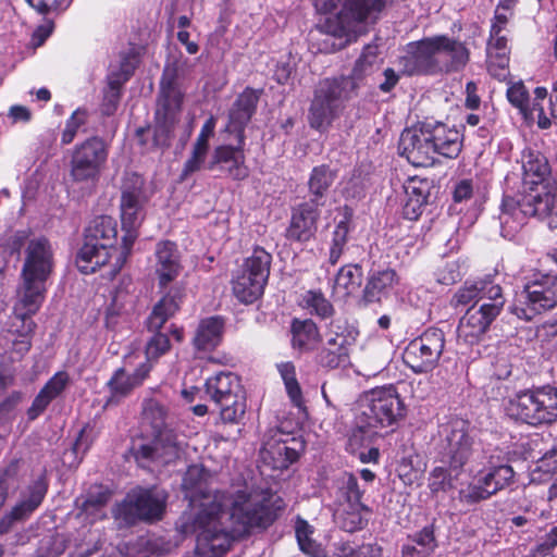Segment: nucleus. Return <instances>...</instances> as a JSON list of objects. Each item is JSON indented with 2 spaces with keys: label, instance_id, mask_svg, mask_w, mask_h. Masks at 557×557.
<instances>
[{
  "label": "nucleus",
  "instance_id": "30",
  "mask_svg": "<svg viewBox=\"0 0 557 557\" xmlns=\"http://www.w3.org/2000/svg\"><path fill=\"white\" fill-rule=\"evenodd\" d=\"M440 57L441 74L462 72L471 60V51L466 41L446 34L435 35Z\"/></svg>",
  "mask_w": 557,
  "mask_h": 557
},
{
  "label": "nucleus",
  "instance_id": "22",
  "mask_svg": "<svg viewBox=\"0 0 557 557\" xmlns=\"http://www.w3.org/2000/svg\"><path fill=\"white\" fill-rule=\"evenodd\" d=\"M398 150L416 168L432 166L437 160L423 121L401 132Z\"/></svg>",
  "mask_w": 557,
  "mask_h": 557
},
{
  "label": "nucleus",
  "instance_id": "57",
  "mask_svg": "<svg viewBox=\"0 0 557 557\" xmlns=\"http://www.w3.org/2000/svg\"><path fill=\"white\" fill-rule=\"evenodd\" d=\"M510 52L486 51V67L490 75L498 81H505L509 75Z\"/></svg>",
  "mask_w": 557,
  "mask_h": 557
},
{
  "label": "nucleus",
  "instance_id": "63",
  "mask_svg": "<svg viewBox=\"0 0 557 557\" xmlns=\"http://www.w3.org/2000/svg\"><path fill=\"white\" fill-rule=\"evenodd\" d=\"M491 497V491L484 488L475 480L459 491V500L470 506L487 500Z\"/></svg>",
  "mask_w": 557,
  "mask_h": 557
},
{
  "label": "nucleus",
  "instance_id": "4",
  "mask_svg": "<svg viewBox=\"0 0 557 557\" xmlns=\"http://www.w3.org/2000/svg\"><path fill=\"white\" fill-rule=\"evenodd\" d=\"M224 510L222 504L211 500L201 504L194 516L182 525L184 533H197L196 554L200 557H223L240 535L234 529L222 523Z\"/></svg>",
  "mask_w": 557,
  "mask_h": 557
},
{
  "label": "nucleus",
  "instance_id": "55",
  "mask_svg": "<svg viewBox=\"0 0 557 557\" xmlns=\"http://www.w3.org/2000/svg\"><path fill=\"white\" fill-rule=\"evenodd\" d=\"M307 309L322 320L334 315L335 309L332 302L324 296L321 289H310L304 296Z\"/></svg>",
  "mask_w": 557,
  "mask_h": 557
},
{
  "label": "nucleus",
  "instance_id": "3",
  "mask_svg": "<svg viewBox=\"0 0 557 557\" xmlns=\"http://www.w3.org/2000/svg\"><path fill=\"white\" fill-rule=\"evenodd\" d=\"M176 81V69L166 67L160 81V92L157 102L158 107L154 112L151 143L149 144L146 137L150 133L149 125L136 129L138 144L147 150L166 149L171 146L175 126L180 121L184 98Z\"/></svg>",
  "mask_w": 557,
  "mask_h": 557
},
{
  "label": "nucleus",
  "instance_id": "27",
  "mask_svg": "<svg viewBox=\"0 0 557 557\" xmlns=\"http://www.w3.org/2000/svg\"><path fill=\"white\" fill-rule=\"evenodd\" d=\"M436 158L456 159L463 148V134L456 125L441 121H423Z\"/></svg>",
  "mask_w": 557,
  "mask_h": 557
},
{
  "label": "nucleus",
  "instance_id": "20",
  "mask_svg": "<svg viewBox=\"0 0 557 557\" xmlns=\"http://www.w3.org/2000/svg\"><path fill=\"white\" fill-rule=\"evenodd\" d=\"M185 446L184 441L180 440L173 429L160 428L149 443L133 448V456L137 462L168 466L182 458Z\"/></svg>",
  "mask_w": 557,
  "mask_h": 557
},
{
  "label": "nucleus",
  "instance_id": "44",
  "mask_svg": "<svg viewBox=\"0 0 557 557\" xmlns=\"http://www.w3.org/2000/svg\"><path fill=\"white\" fill-rule=\"evenodd\" d=\"M363 270L360 264L343 265L334 281V293L341 294L342 297H348L359 290L362 284Z\"/></svg>",
  "mask_w": 557,
  "mask_h": 557
},
{
  "label": "nucleus",
  "instance_id": "60",
  "mask_svg": "<svg viewBox=\"0 0 557 557\" xmlns=\"http://www.w3.org/2000/svg\"><path fill=\"white\" fill-rule=\"evenodd\" d=\"M209 150L193 145L190 156L185 161L182 172L178 176L181 183L185 182L190 175L200 171L206 163Z\"/></svg>",
  "mask_w": 557,
  "mask_h": 557
},
{
  "label": "nucleus",
  "instance_id": "6",
  "mask_svg": "<svg viewBox=\"0 0 557 557\" xmlns=\"http://www.w3.org/2000/svg\"><path fill=\"white\" fill-rule=\"evenodd\" d=\"M117 243V222L110 215H99L91 220L84 232V243L76 255V265L83 274L95 273L114 262L122 249Z\"/></svg>",
  "mask_w": 557,
  "mask_h": 557
},
{
  "label": "nucleus",
  "instance_id": "10",
  "mask_svg": "<svg viewBox=\"0 0 557 557\" xmlns=\"http://www.w3.org/2000/svg\"><path fill=\"white\" fill-rule=\"evenodd\" d=\"M205 394L220 412L223 423L238 424L247 410L246 391L240 377L231 371H221L206 380Z\"/></svg>",
  "mask_w": 557,
  "mask_h": 557
},
{
  "label": "nucleus",
  "instance_id": "61",
  "mask_svg": "<svg viewBox=\"0 0 557 557\" xmlns=\"http://www.w3.org/2000/svg\"><path fill=\"white\" fill-rule=\"evenodd\" d=\"M49 490V480L47 471L44 470L35 480H33L26 487V498L30 504L37 508L42 504Z\"/></svg>",
  "mask_w": 557,
  "mask_h": 557
},
{
  "label": "nucleus",
  "instance_id": "47",
  "mask_svg": "<svg viewBox=\"0 0 557 557\" xmlns=\"http://www.w3.org/2000/svg\"><path fill=\"white\" fill-rule=\"evenodd\" d=\"M314 529L300 517L295 522V534L299 549L309 557H327L326 550L312 539Z\"/></svg>",
  "mask_w": 557,
  "mask_h": 557
},
{
  "label": "nucleus",
  "instance_id": "9",
  "mask_svg": "<svg viewBox=\"0 0 557 557\" xmlns=\"http://www.w3.org/2000/svg\"><path fill=\"white\" fill-rule=\"evenodd\" d=\"M272 255L261 246H255L250 256L233 272L231 286L234 297L244 305L260 299L268 285Z\"/></svg>",
  "mask_w": 557,
  "mask_h": 557
},
{
  "label": "nucleus",
  "instance_id": "59",
  "mask_svg": "<svg viewBox=\"0 0 557 557\" xmlns=\"http://www.w3.org/2000/svg\"><path fill=\"white\" fill-rule=\"evenodd\" d=\"M88 113L86 109H76L65 122V127L61 134V145L66 146L73 143L78 129L86 124Z\"/></svg>",
  "mask_w": 557,
  "mask_h": 557
},
{
  "label": "nucleus",
  "instance_id": "54",
  "mask_svg": "<svg viewBox=\"0 0 557 557\" xmlns=\"http://www.w3.org/2000/svg\"><path fill=\"white\" fill-rule=\"evenodd\" d=\"M363 494L364 490L360 487L357 476L354 473L345 472L339 479L338 503L364 504L362 502Z\"/></svg>",
  "mask_w": 557,
  "mask_h": 557
},
{
  "label": "nucleus",
  "instance_id": "41",
  "mask_svg": "<svg viewBox=\"0 0 557 557\" xmlns=\"http://www.w3.org/2000/svg\"><path fill=\"white\" fill-rule=\"evenodd\" d=\"M209 472L199 466L188 467L183 478L182 487L185 493V497L190 503H195L202 498H208L210 490L208 485Z\"/></svg>",
  "mask_w": 557,
  "mask_h": 557
},
{
  "label": "nucleus",
  "instance_id": "28",
  "mask_svg": "<svg viewBox=\"0 0 557 557\" xmlns=\"http://www.w3.org/2000/svg\"><path fill=\"white\" fill-rule=\"evenodd\" d=\"M150 375V364L139 363L133 373H127L124 367L114 370L110 380L106 383L109 392L106 405H117L128 397L134 389L140 387Z\"/></svg>",
  "mask_w": 557,
  "mask_h": 557
},
{
  "label": "nucleus",
  "instance_id": "64",
  "mask_svg": "<svg viewBox=\"0 0 557 557\" xmlns=\"http://www.w3.org/2000/svg\"><path fill=\"white\" fill-rule=\"evenodd\" d=\"M20 459H12L0 467V486L10 493L18 486Z\"/></svg>",
  "mask_w": 557,
  "mask_h": 557
},
{
  "label": "nucleus",
  "instance_id": "62",
  "mask_svg": "<svg viewBox=\"0 0 557 557\" xmlns=\"http://www.w3.org/2000/svg\"><path fill=\"white\" fill-rule=\"evenodd\" d=\"M557 547V524L554 525L524 557H553Z\"/></svg>",
  "mask_w": 557,
  "mask_h": 557
},
{
  "label": "nucleus",
  "instance_id": "23",
  "mask_svg": "<svg viewBox=\"0 0 557 557\" xmlns=\"http://www.w3.org/2000/svg\"><path fill=\"white\" fill-rule=\"evenodd\" d=\"M236 145H219L214 147L208 170H220L233 181H245L249 176L246 164V136L235 135Z\"/></svg>",
  "mask_w": 557,
  "mask_h": 557
},
{
  "label": "nucleus",
  "instance_id": "24",
  "mask_svg": "<svg viewBox=\"0 0 557 557\" xmlns=\"http://www.w3.org/2000/svg\"><path fill=\"white\" fill-rule=\"evenodd\" d=\"M321 207L310 201H302L292 208L289 224L284 237L292 243L305 244L312 240L318 232Z\"/></svg>",
  "mask_w": 557,
  "mask_h": 557
},
{
  "label": "nucleus",
  "instance_id": "48",
  "mask_svg": "<svg viewBox=\"0 0 557 557\" xmlns=\"http://www.w3.org/2000/svg\"><path fill=\"white\" fill-rule=\"evenodd\" d=\"M425 463L421 456L411 450L398 460L396 471L405 485H412L418 482L424 471Z\"/></svg>",
  "mask_w": 557,
  "mask_h": 557
},
{
  "label": "nucleus",
  "instance_id": "35",
  "mask_svg": "<svg viewBox=\"0 0 557 557\" xmlns=\"http://www.w3.org/2000/svg\"><path fill=\"white\" fill-rule=\"evenodd\" d=\"M226 319L212 315L199 321L191 344L197 352H211L219 347L224 337Z\"/></svg>",
  "mask_w": 557,
  "mask_h": 557
},
{
  "label": "nucleus",
  "instance_id": "49",
  "mask_svg": "<svg viewBox=\"0 0 557 557\" xmlns=\"http://www.w3.org/2000/svg\"><path fill=\"white\" fill-rule=\"evenodd\" d=\"M331 557H382L383 549L375 543L355 544L350 541L334 543Z\"/></svg>",
  "mask_w": 557,
  "mask_h": 557
},
{
  "label": "nucleus",
  "instance_id": "46",
  "mask_svg": "<svg viewBox=\"0 0 557 557\" xmlns=\"http://www.w3.org/2000/svg\"><path fill=\"white\" fill-rule=\"evenodd\" d=\"M351 210H348L346 208L344 218L336 223L332 232V239L329 253V262L332 265H335L338 262L347 245L348 235L351 228Z\"/></svg>",
  "mask_w": 557,
  "mask_h": 557
},
{
  "label": "nucleus",
  "instance_id": "18",
  "mask_svg": "<svg viewBox=\"0 0 557 557\" xmlns=\"http://www.w3.org/2000/svg\"><path fill=\"white\" fill-rule=\"evenodd\" d=\"M518 301L513 312L528 321L557 306V274H539L533 282L525 285Z\"/></svg>",
  "mask_w": 557,
  "mask_h": 557
},
{
  "label": "nucleus",
  "instance_id": "15",
  "mask_svg": "<svg viewBox=\"0 0 557 557\" xmlns=\"http://www.w3.org/2000/svg\"><path fill=\"white\" fill-rule=\"evenodd\" d=\"M362 408L361 413L377 429L393 426L406 414L405 403L393 384L367 391Z\"/></svg>",
  "mask_w": 557,
  "mask_h": 557
},
{
  "label": "nucleus",
  "instance_id": "29",
  "mask_svg": "<svg viewBox=\"0 0 557 557\" xmlns=\"http://www.w3.org/2000/svg\"><path fill=\"white\" fill-rule=\"evenodd\" d=\"M263 89L247 86L235 99L228 112L225 131L239 136H246V127L257 111Z\"/></svg>",
  "mask_w": 557,
  "mask_h": 557
},
{
  "label": "nucleus",
  "instance_id": "56",
  "mask_svg": "<svg viewBox=\"0 0 557 557\" xmlns=\"http://www.w3.org/2000/svg\"><path fill=\"white\" fill-rule=\"evenodd\" d=\"M376 430L377 428H374V424L360 412L356 417L355 426L348 436V445L352 449L363 446L366 442H369L376 434Z\"/></svg>",
  "mask_w": 557,
  "mask_h": 557
},
{
  "label": "nucleus",
  "instance_id": "53",
  "mask_svg": "<svg viewBox=\"0 0 557 557\" xmlns=\"http://www.w3.org/2000/svg\"><path fill=\"white\" fill-rule=\"evenodd\" d=\"M37 509L38 508L27 499L24 498L20 500L0 519V535L9 533L16 522H23L29 519Z\"/></svg>",
  "mask_w": 557,
  "mask_h": 557
},
{
  "label": "nucleus",
  "instance_id": "17",
  "mask_svg": "<svg viewBox=\"0 0 557 557\" xmlns=\"http://www.w3.org/2000/svg\"><path fill=\"white\" fill-rule=\"evenodd\" d=\"M165 511V499L160 498L153 488L136 487L129 491L119 503L113 516L127 527L144 521L152 523L162 519Z\"/></svg>",
  "mask_w": 557,
  "mask_h": 557
},
{
  "label": "nucleus",
  "instance_id": "40",
  "mask_svg": "<svg viewBox=\"0 0 557 557\" xmlns=\"http://www.w3.org/2000/svg\"><path fill=\"white\" fill-rule=\"evenodd\" d=\"M337 178V170L332 169L329 164H320L312 168L307 182L309 199L320 207H324L326 197Z\"/></svg>",
  "mask_w": 557,
  "mask_h": 557
},
{
  "label": "nucleus",
  "instance_id": "7",
  "mask_svg": "<svg viewBox=\"0 0 557 557\" xmlns=\"http://www.w3.org/2000/svg\"><path fill=\"white\" fill-rule=\"evenodd\" d=\"M348 85L349 79L344 75L325 77L318 82L307 114L308 124L312 129L325 133L341 116L350 98Z\"/></svg>",
  "mask_w": 557,
  "mask_h": 557
},
{
  "label": "nucleus",
  "instance_id": "11",
  "mask_svg": "<svg viewBox=\"0 0 557 557\" xmlns=\"http://www.w3.org/2000/svg\"><path fill=\"white\" fill-rule=\"evenodd\" d=\"M185 297V288L182 285L172 286L168 293L153 306L152 311L146 320V327L153 332L145 346V361L150 364V372L158 360L171 349V342L168 334L160 330L164 326L180 309Z\"/></svg>",
  "mask_w": 557,
  "mask_h": 557
},
{
  "label": "nucleus",
  "instance_id": "14",
  "mask_svg": "<svg viewBox=\"0 0 557 557\" xmlns=\"http://www.w3.org/2000/svg\"><path fill=\"white\" fill-rule=\"evenodd\" d=\"M445 345L444 331L430 326L407 344L403 352V361L414 374L430 373L437 368Z\"/></svg>",
  "mask_w": 557,
  "mask_h": 557
},
{
  "label": "nucleus",
  "instance_id": "19",
  "mask_svg": "<svg viewBox=\"0 0 557 557\" xmlns=\"http://www.w3.org/2000/svg\"><path fill=\"white\" fill-rule=\"evenodd\" d=\"M305 445L280 428L269 429L262 440L260 457L273 470H285L298 461Z\"/></svg>",
  "mask_w": 557,
  "mask_h": 557
},
{
  "label": "nucleus",
  "instance_id": "37",
  "mask_svg": "<svg viewBox=\"0 0 557 557\" xmlns=\"http://www.w3.org/2000/svg\"><path fill=\"white\" fill-rule=\"evenodd\" d=\"M503 289L499 284L494 283L490 277L480 278L473 282H465L450 299V306L455 310L471 306L473 304L480 305L492 298L491 290Z\"/></svg>",
  "mask_w": 557,
  "mask_h": 557
},
{
  "label": "nucleus",
  "instance_id": "43",
  "mask_svg": "<svg viewBox=\"0 0 557 557\" xmlns=\"http://www.w3.org/2000/svg\"><path fill=\"white\" fill-rule=\"evenodd\" d=\"M463 472V468L453 469L451 465L434 467L428 478V487L431 494L437 495L438 493H447L454 490Z\"/></svg>",
  "mask_w": 557,
  "mask_h": 557
},
{
  "label": "nucleus",
  "instance_id": "21",
  "mask_svg": "<svg viewBox=\"0 0 557 557\" xmlns=\"http://www.w3.org/2000/svg\"><path fill=\"white\" fill-rule=\"evenodd\" d=\"M399 64L401 73L406 76L441 74L435 35L408 42Z\"/></svg>",
  "mask_w": 557,
  "mask_h": 557
},
{
  "label": "nucleus",
  "instance_id": "34",
  "mask_svg": "<svg viewBox=\"0 0 557 557\" xmlns=\"http://www.w3.org/2000/svg\"><path fill=\"white\" fill-rule=\"evenodd\" d=\"M22 280L20 306L24 311L17 314V317L27 326V332H35L37 325L32 317L39 311L46 298V282L28 277H22Z\"/></svg>",
  "mask_w": 557,
  "mask_h": 557
},
{
  "label": "nucleus",
  "instance_id": "25",
  "mask_svg": "<svg viewBox=\"0 0 557 557\" xmlns=\"http://www.w3.org/2000/svg\"><path fill=\"white\" fill-rule=\"evenodd\" d=\"M399 285L400 276L396 269L389 265L371 269L359 299V306L368 307L381 304L383 299L389 298Z\"/></svg>",
  "mask_w": 557,
  "mask_h": 557
},
{
  "label": "nucleus",
  "instance_id": "8",
  "mask_svg": "<svg viewBox=\"0 0 557 557\" xmlns=\"http://www.w3.org/2000/svg\"><path fill=\"white\" fill-rule=\"evenodd\" d=\"M475 446V426L470 420L453 416L438 426L437 454L453 469H465L474 458Z\"/></svg>",
  "mask_w": 557,
  "mask_h": 557
},
{
  "label": "nucleus",
  "instance_id": "52",
  "mask_svg": "<svg viewBox=\"0 0 557 557\" xmlns=\"http://www.w3.org/2000/svg\"><path fill=\"white\" fill-rule=\"evenodd\" d=\"M112 491L103 484H92L84 496L79 506L86 513H92L107 506L111 499Z\"/></svg>",
  "mask_w": 557,
  "mask_h": 557
},
{
  "label": "nucleus",
  "instance_id": "26",
  "mask_svg": "<svg viewBox=\"0 0 557 557\" xmlns=\"http://www.w3.org/2000/svg\"><path fill=\"white\" fill-rule=\"evenodd\" d=\"M53 250L45 236L33 238L26 247L21 276L47 282L53 271Z\"/></svg>",
  "mask_w": 557,
  "mask_h": 557
},
{
  "label": "nucleus",
  "instance_id": "58",
  "mask_svg": "<svg viewBox=\"0 0 557 557\" xmlns=\"http://www.w3.org/2000/svg\"><path fill=\"white\" fill-rule=\"evenodd\" d=\"M508 102L516 108L522 116L530 114L529 102L530 95L522 81L511 83L506 90Z\"/></svg>",
  "mask_w": 557,
  "mask_h": 557
},
{
  "label": "nucleus",
  "instance_id": "45",
  "mask_svg": "<svg viewBox=\"0 0 557 557\" xmlns=\"http://www.w3.org/2000/svg\"><path fill=\"white\" fill-rule=\"evenodd\" d=\"M383 63L379 57V48L375 45H367L351 70L350 77L356 82H362L366 77L377 72Z\"/></svg>",
  "mask_w": 557,
  "mask_h": 557
},
{
  "label": "nucleus",
  "instance_id": "2",
  "mask_svg": "<svg viewBox=\"0 0 557 557\" xmlns=\"http://www.w3.org/2000/svg\"><path fill=\"white\" fill-rule=\"evenodd\" d=\"M395 0H313L314 8L323 14L342 9L333 16L325 17L317 25L320 33L345 39L341 48L350 42L355 28L368 21L376 22L381 13L393 5Z\"/></svg>",
  "mask_w": 557,
  "mask_h": 557
},
{
  "label": "nucleus",
  "instance_id": "16",
  "mask_svg": "<svg viewBox=\"0 0 557 557\" xmlns=\"http://www.w3.org/2000/svg\"><path fill=\"white\" fill-rule=\"evenodd\" d=\"M109 149L99 136L76 144L71 152L70 176L75 183H96L106 166Z\"/></svg>",
  "mask_w": 557,
  "mask_h": 557
},
{
  "label": "nucleus",
  "instance_id": "13",
  "mask_svg": "<svg viewBox=\"0 0 557 557\" xmlns=\"http://www.w3.org/2000/svg\"><path fill=\"white\" fill-rule=\"evenodd\" d=\"M490 294L491 299L471 305L459 320L457 336L468 345L479 344L504 309L506 298L503 289H492Z\"/></svg>",
  "mask_w": 557,
  "mask_h": 557
},
{
  "label": "nucleus",
  "instance_id": "31",
  "mask_svg": "<svg viewBox=\"0 0 557 557\" xmlns=\"http://www.w3.org/2000/svg\"><path fill=\"white\" fill-rule=\"evenodd\" d=\"M121 223L124 232L122 236V249L116 258V261L110 265V270L104 275L113 280L122 270L132 252V248L138 237V227L144 220V209H120Z\"/></svg>",
  "mask_w": 557,
  "mask_h": 557
},
{
  "label": "nucleus",
  "instance_id": "33",
  "mask_svg": "<svg viewBox=\"0 0 557 557\" xmlns=\"http://www.w3.org/2000/svg\"><path fill=\"white\" fill-rule=\"evenodd\" d=\"M405 199L401 215L408 221H418L431 196V184L425 178L410 177L404 185Z\"/></svg>",
  "mask_w": 557,
  "mask_h": 557
},
{
  "label": "nucleus",
  "instance_id": "38",
  "mask_svg": "<svg viewBox=\"0 0 557 557\" xmlns=\"http://www.w3.org/2000/svg\"><path fill=\"white\" fill-rule=\"evenodd\" d=\"M292 348L299 354L314 351L322 341L320 329L312 319L293 318L289 326Z\"/></svg>",
  "mask_w": 557,
  "mask_h": 557
},
{
  "label": "nucleus",
  "instance_id": "50",
  "mask_svg": "<svg viewBox=\"0 0 557 557\" xmlns=\"http://www.w3.org/2000/svg\"><path fill=\"white\" fill-rule=\"evenodd\" d=\"M278 373L284 382L285 389L290 403L297 408L305 407V399L301 386L297 380L296 367L292 361L277 364Z\"/></svg>",
  "mask_w": 557,
  "mask_h": 557
},
{
  "label": "nucleus",
  "instance_id": "1",
  "mask_svg": "<svg viewBox=\"0 0 557 557\" xmlns=\"http://www.w3.org/2000/svg\"><path fill=\"white\" fill-rule=\"evenodd\" d=\"M522 190L516 196L504 194L500 205V223L517 231L529 218L544 219L556 206L557 181L546 156L532 147L520 154Z\"/></svg>",
  "mask_w": 557,
  "mask_h": 557
},
{
  "label": "nucleus",
  "instance_id": "42",
  "mask_svg": "<svg viewBox=\"0 0 557 557\" xmlns=\"http://www.w3.org/2000/svg\"><path fill=\"white\" fill-rule=\"evenodd\" d=\"M144 186L145 181L141 175L126 174L121 187L120 209H144L146 202Z\"/></svg>",
  "mask_w": 557,
  "mask_h": 557
},
{
  "label": "nucleus",
  "instance_id": "36",
  "mask_svg": "<svg viewBox=\"0 0 557 557\" xmlns=\"http://www.w3.org/2000/svg\"><path fill=\"white\" fill-rule=\"evenodd\" d=\"M156 273L158 275L159 287L165 288L181 273V257L177 245L171 240H163L156 248Z\"/></svg>",
  "mask_w": 557,
  "mask_h": 557
},
{
  "label": "nucleus",
  "instance_id": "5",
  "mask_svg": "<svg viewBox=\"0 0 557 557\" xmlns=\"http://www.w3.org/2000/svg\"><path fill=\"white\" fill-rule=\"evenodd\" d=\"M283 508V499L274 497L271 490L255 493L236 491L230 507L231 527L237 535L248 536L255 529L265 530L271 527Z\"/></svg>",
  "mask_w": 557,
  "mask_h": 557
},
{
  "label": "nucleus",
  "instance_id": "12",
  "mask_svg": "<svg viewBox=\"0 0 557 557\" xmlns=\"http://www.w3.org/2000/svg\"><path fill=\"white\" fill-rule=\"evenodd\" d=\"M506 414L530 425L552 423L557 419V389L525 391L505 405Z\"/></svg>",
  "mask_w": 557,
  "mask_h": 557
},
{
  "label": "nucleus",
  "instance_id": "51",
  "mask_svg": "<svg viewBox=\"0 0 557 557\" xmlns=\"http://www.w3.org/2000/svg\"><path fill=\"white\" fill-rule=\"evenodd\" d=\"M533 100L532 102H529V111L530 114H527V116H522L524 121L527 122H533L536 116V124L540 129H548L553 122L550 114L547 115L543 102L548 96L547 88L544 86H537L533 90Z\"/></svg>",
  "mask_w": 557,
  "mask_h": 557
},
{
  "label": "nucleus",
  "instance_id": "32",
  "mask_svg": "<svg viewBox=\"0 0 557 557\" xmlns=\"http://www.w3.org/2000/svg\"><path fill=\"white\" fill-rule=\"evenodd\" d=\"M351 343L348 336L334 333L319 348L314 361L318 366L327 370L345 368L350 362Z\"/></svg>",
  "mask_w": 557,
  "mask_h": 557
},
{
  "label": "nucleus",
  "instance_id": "39",
  "mask_svg": "<svg viewBox=\"0 0 557 557\" xmlns=\"http://www.w3.org/2000/svg\"><path fill=\"white\" fill-rule=\"evenodd\" d=\"M372 509L366 504L337 503L334 518L339 529L355 533L368 525Z\"/></svg>",
  "mask_w": 557,
  "mask_h": 557
}]
</instances>
